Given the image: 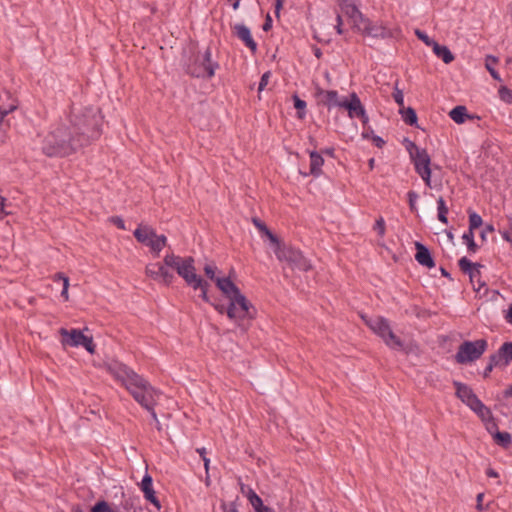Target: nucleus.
Wrapping results in <instances>:
<instances>
[{
  "mask_svg": "<svg viewBox=\"0 0 512 512\" xmlns=\"http://www.w3.org/2000/svg\"><path fill=\"white\" fill-rule=\"evenodd\" d=\"M400 113L402 115L403 121L406 124L410 126H414L417 124V114L413 108L408 107L406 109H400Z\"/></svg>",
  "mask_w": 512,
  "mask_h": 512,
  "instance_id": "2f4dec72",
  "label": "nucleus"
},
{
  "mask_svg": "<svg viewBox=\"0 0 512 512\" xmlns=\"http://www.w3.org/2000/svg\"><path fill=\"white\" fill-rule=\"evenodd\" d=\"M505 318L508 323L512 324V305L509 307Z\"/></svg>",
  "mask_w": 512,
  "mask_h": 512,
  "instance_id": "774afa93",
  "label": "nucleus"
},
{
  "mask_svg": "<svg viewBox=\"0 0 512 512\" xmlns=\"http://www.w3.org/2000/svg\"><path fill=\"white\" fill-rule=\"evenodd\" d=\"M274 253L279 261L286 262L292 269H298L301 271H308L311 269L310 262L298 249L284 244L275 247Z\"/></svg>",
  "mask_w": 512,
  "mask_h": 512,
  "instance_id": "9d476101",
  "label": "nucleus"
},
{
  "mask_svg": "<svg viewBox=\"0 0 512 512\" xmlns=\"http://www.w3.org/2000/svg\"><path fill=\"white\" fill-rule=\"evenodd\" d=\"M374 230L377 231L378 235L380 237H383L385 235V221L383 217H379L375 224H374Z\"/></svg>",
  "mask_w": 512,
  "mask_h": 512,
  "instance_id": "37998d69",
  "label": "nucleus"
},
{
  "mask_svg": "<svg viewBox=\"0 0 512 512\" xmlns=\"http://www.w3.org/2000/svg\"><path fill=\"white\" fill-rule=\"evenodd\" d=\"M223 512H238L237 506L234 502L222 505Z\"/></svg>",
  "mask_w": 512,
  "mask_h": 512,
  "instance_id": "5fc2aeb1",
  "label": "nucleus"
},
{
  "mask_svg": "<svg viewBox=\"0 0 512 512\" xmlns=\"http://www.w3.org/2000/svg\"><path fill=\"white\" fill-rule=\"evenodd\" d=\"M498 58L493 55H487L485 58V67L489 71L493 79L501 81L499 73L494 69V66L498 63Z\"/></svg>",
  "mask_w": 512,
  "mask_h": 512,
  "instance_id": "7c9ffc66",
  "label": "nucleus"
},
{
  "mask_svg": "<svg viewBox=\"0 0 512 512\" xmlns=\"http://www.w3.org/2000/svg\"><path fill=\"white\" fill-rule=\"evenodd\" d=\"M358 31L364 36L376 39H397L401 36V29L398 26L388 27L382 22H372L369 18L362 20Z\"/></svg>",
  "mask_w": 512,
  "mask_h": 512,
  "instance_id": "1a4fd4ad",
  "label": "nucleus"
},
{
  "mask_svg": "<svg viewBox=\"0 0 512 512\" xmlns=\"http://www.w3.org/2000/svg\"><path fill=\"white\" fill-rule=\"evenodd\" d=\"M371 139L374 145L378 148H382L385 144V141L380 136L373 135Z\"/></svg>",
  "mask_w": 512,
  "mask_h": 512,
  "instance_id": "13d9d810",
  "label": "nucleus"
},
{
  "mask_svg": "<svg viewBox=\"0 0 512 512\" xmlns=\"http://www.w3.org/2000/svg\"><path fill=\"white\" fill-rule=\"evenodd\" d=\"M102 116L95 107L72 108L69 124L82 147L101 135Z\"/></svg>",
  "mask_w": 512,
  "mask_h": 512,
  "instance_id": "f257e3e1",
  "label": "nucleus"
},
{
  "mask_svg": "<svg viewBox=\"0 0 512 512\" xmlns=\"http://www.w3.org/2000/svg\"><path fill=\"white\" fill-rule=\"evenodd\" d=\"M463 242L467 245V249L471 253H475L478 250V245L474 240V231L468 230L462 236Z\"/></svg>",
  "mask_w": 512,
  "mask_h": 512,
  "instance_id": "473e14b6",
  "label": "nucleus"
},
{
  "mask_svg": "<svg viewBox=\"0 0 512 512\" xmlns=\"http://www.w3.org/2000/svg\"><path fill=\"white\" fill-rule=\"evenodd\" d=\"M437 210H438V220L443 223V224H447L448 223V218H447V215H448V212H449V209L445 203V200L442 196H440L438 199H437Z\"/></svg>",
  "mask_w": 512,
  "mask_h": 512,
  "instance_id": "c756f323",
  "label": "nucleus"
},
{
  "mask_svg": "<svg viewBox=\"0 0 512 512\" xmlns=\"http://www.w3.org/2000/svg\"><path fill=\"white\" fill-rule=\"evenodd\" d=\"M5 202H6V198L0 196V219H2L4 216L10 214V212L5 210Z\"/></svg>",
  "mask_w": 512,
  "mask_h": 512,
  "instance_id": "864d4df0",
  "label": "nucleus"
},
{
  "mask_svg": "<svg viewBox=\"0 0 512 512\" xmlns=\"http://www.w3.org/2000/svg\"><path fill=\"white\" fill-rule=\"evenodd\" d=\"M233 34L244 43L253 55L256 54L258 49L257 43L253 39L251 31L246 25L240 23L235 24L233 26Z\"/></svg>",
  "mask_w": 512,
  "mask_h": 512,
  "instance_id": "f3484780",
  "label": "nucleus"
},
{
  "mask_svg": "<svg viewBox=\"0 0 512 512\" xmlns=\"http://www.w3.org/2000/svg\"><path fill=\"white\" fill-rule=\"evenodd\" d=\"M449 116L451 117V119L456 122L457 124H462L465 122V119L468 116L467 114V109L465 106H456L454 107L450 113H449Z\"/></svg>",
  "mask_w": 512,
  "mask_h": 512,
  "instance_id": "c85d7f7f",
  "label": "nucleus"
},
{
  "mask_svg": "<svg viewBox=\"0 0 512 512\" xmlns=\"http://www.w3.org/2000/svg\"><path fill=\"white\" fill-rule=\"evenodd\" d=\"M60 334L63 337V345L71 347L83 346L89 353L93 354L95 352L96 346L93 342V338L84 335L81 330L71 329L70 331H68L64 328H61Z\"/></svg>",
  "mask_w": 512,
  "mask_h": 512,
  "instance_id": "4468645a",
  "label": "nucleus"
},
{
  "mask_svg": "<svg viewBox=\"0 0 512 512\" xmlns=\"http://www.w3.org/2000/svg\"><path fill=\"white\" fill-rule=\"evenodd\" d=\"M247 497L255 512H274L270 507H267L263 504L262 499L255 493L254 490L249 489Z\"/></svg>",
  "mask_w": 512,
  "mask_h": 512,
  "instance_id": "393cba45",
  "label": "nucleus"
},
{
  "mask_svg": "<svg viewBox=\"0 0 512 512\" xmlns=\"http://www.w3.org/2000/svg\"><path fill=\"white\" fill-rule=\"evenodd\" d=\"M504 359L499 351L489 357V363L494 367L503 365Z\"/></svg>",
  "mask_w": 512,
  "mask_h": 512,
  "instance_id": "c03bdc74",
  "label": "nucleus"
},
{
  "mask_svg": "<svg viewBox=\"0 0 512 512\" xmlns=\"http://www.w3.org/2000/svg\"><path fill=\"white\" fill-rule=\"evenodd\" d=\"M294 106L298 110L304 109L306 107V102L304 100L300 99L299 97L295 96L294 97Z\"/></svg>",
  "mask_w": 512,
  "mask_h": 512,
  "instance_id": "4d7b16f0",
  "label": "nucleus"
},
{
  "mask_svg": "<svg viewBox=\"0 0 512 512\" xmlns=\"http://www.w3.org/2000/svg\"><path fill=\"white\" fill-rule=\"evenodd\" d=\"M495 443L503 448H508L512 443V437L509 432L496 431L492 433Z\"/></svg>",
  "mask_w": 512,
  "mask_h": 512,
  "instance_id": "cd10ccee",
  "label": "nucleus"
},
{
  "mask_svg": "<svg viewBox=\"0 0 512 512\" xmlns=\"http://www.w3.org/2000/svg\"><path fill=\"white\" fill-rule=\"evenodd\" d=\"M365 324L379 337L383 339L385 344L394 350H403L404 343L403 341L396 336L389 324V321L382 317L376 316L374 318H367L362 316Z\"/></svg>",
  "mask_w": 512,
  "mask_h": 512,
  "instance_id": "423d86ee",
  "label": "nucleus"
},
{
  "mask_svg": "<svg viewBox=\"0 0 512 512\" xmlns=\"http://www.w3.org/2000/svg\"><path fill=\"white\" fill-rule=\"evenodd\" d=\"M133 235L138 242L148 246L156 256H159V253L167 244L166 236L157 235L155 229L149 225L139 224Z\"/></svg>",
  "mask_w": 512,
  "mask_h": 512,
  "instance_id": "6e6552de",
  "label": "nucleus"
},
{
  "mask_svg": "<svg viewBox=\"0 0 512 512\" xmlns=\"http://www.w3.org/2000/svg\"><path fill=\"white\" fill-rule=\"evenodd\" d=\"M336 31L339 35H342L344 33L343 29H342V25H343V21H342V17L340 14H337V17H336Z\"/></svg>",
  "mask_w": 512,
  "mask_h": 512,
  "instance_id": "6e6d98bb",
  "label": "nucleus"
},
{
  "mask_svg": "<svg viewBox=\"0 0 512 512\" xmlns=\"http://www.w3.org/2000/svg\"><path fill=\"white\" fill-rule=\"evenodd\" d=\"M494 232V227L493 225L491 224H488L484 227V229L481 231V234H480V237L483 241L486 240V236L488 235V233H492Z\"/></svg>",
  "mask_w": 512,
  "mask_h": 512,
  "instance_id": "603ef678",
  "label": "nucleus"
},
{
  "mask_svg": "<svg viewBox=\"0 0 512 512\" xmlns=\"http://www.w3.org/2000/svg\"><path fill=\"white\" fill-rule=\"evenodd\" d=\"M157 268H159V262L150 263L146 266L145 272L148 277H150L151 279H153L155 281L160 282V277H159Z\"/></svg>",
  "mask_w": 512,
  "mask_h": 512,
  "instance_id": "c9c22d12",
  "label": "nucleus"
},
{
  "mask_svg": "<svg viewBox=\"0 0 512 512\" xmlns=\"http://www.w3.org/2000/svg\"><path fill=\"white\" fill-rule=\"evenodd\" d=\"M263 234H265L268 239L275 244V247H278V245H282L280 241L278 240L277 236L274 235L269 229H267Z\"/></svg>",
  "mask_w": 512,
  "mask_h": 512,
  "instance_id": "09e8293b",
  "label": "nucleus"
},
{
  "mask_svg": "<svg viewBox=\"0 0 512 512\" xmlns=\"http://www.w3.org/2000/svg\"><path fill=\"white\" fill-rule=\"evenodd\" d=\"M483 498H484V493H479L477 495V498H476V502H477L476 509L477 510H480V511L483 510V504H482Z\"/></svg>",
  "mask_w": 512,
  "mask_h": 512,
  "instance_id": "052dcab7",
  "label": "nucleus"
},
{
  "mask_svg": "<svg viewBox=\"0 0 512 512\" xmlns=\"http://www.w3.org/2000/svg\"><path fill=\"white\" fill-rule=\"evenodd\" d=\"M170 267L166 266L165 263L159 262L158 273L160 277V282L165 285H170L175 279L174 274L169 270Z\"/></svg>",
  "mask_w": 512,
  "mask_h": 512,
  "instance_id": "bb28decb",
  "label": "nucleus"
},
{
  "mask_svg": "<svg viewBox=\"0 0 512 512\" xmlns=\"http://www.w3.org/2000/svg\"><path fill=\"white\" fill-rule=\"evenodd\" d=\"M317 96L320 97L321 103L327 106L328 109L332 107H341L342 100H339L338 92L335 90H323L319 88L317 90Z\"/></svg>",
  "mask_w": 512,
  "mask_h": 512,
  "instance_id": "412c9836",
  "label": "nucleus"
},
{
  "mask_svg": "<svg viewBox=\"0 0 512 512\" xmlns=\"http://www.w3.org/2000/svg\"><path fill=\"white\" fill-rule=\"evenodd\" d=\"M125 388L133 396L135 401L146 410H152V406L156 405L159 393L142 376H134V379H132Z\"/></svg>",
  "mask_w": 512,
  "mask_h": 512,
  "instance_id": "39448f33",
  "label": "nucleus"
},
{
  "mask_svg": "<svg viewBox=\"0 0 512 512\" xmlns=\"http://www.w3.org/2000/svg\"><path fill=\"white\" fill-rule=\"evenodd\" d=\"M285 0H276L275 2V14L278 16L280 9L283 7Z\"/></svg>",
  "mask_w": 512,
  "mask_h": 512,
  "instance_id": "69168bd1",
  "label": "nucleus"
},
{
  "mask_svg": "<svg viewBox=\"0 0 512 512\" xmlns=\"http://www.w3.org/2000/svg\"><path fill=\"white\" fill-rule=\"evenodd\" d=\"M271 71H266L260 79L259 85H258V91L261 92L265 89V87L268 85L269 80L271 78Z\"/></svg>",
  "mask_w": 512,
  "mask_h": 512,
  "instance_id": "a18cd8bd",
  "label": "nucleus"
},
{
  "mask_svg": "<svg viewBox=\"0 0 512 512\" xmlns=\"http://www.w3.org/2000/svg\"><path fill=\"white\" fill-rule=\"evenodd\" d=\"M91 512H113V510L110 508L107 502L100 501L92 507Z\"/></svg>",
  "mask_w": 512,
  "mask_h": 512,
  "instance_id": "a19ab883",
  "label": "nucleus"
},
{
  "mask_svg": "<svg viewBox=\"0 0 512 512\" xmlns=\"http://www.w3.org/2000/svg\"><path fill=\"white\" fill-rule=\"evenodd\" d=\"M194 262V258L191 256L180 257L174 253H168L164 257L165 265L175 270L188 286L197 290L202 282L201 277L196 274Z\"/></svg>",
  "mask_w": 512,
  "mask_h": 512,
  "instance_id": "20e7f679",
  "label": "nucleus"
},
{
  "mask_svg": "<svg viewBox=\"0 0 512 512\" xmlns=\"http://www.w3.org/2000/svg\"><path fill=\"white\" fill-rule=\"evenodd\" d=\"M453 385L456 389V396L473 410L481 419L491 417V411L487 408L482 401L477 397L473 390L466 384L459 381H454Z\"/></svg>",
  "mask_w": 512,
  "mask_h": 512,
  "instance_id": "0eeeda50",
  "label": "nucleus"
},
{
  "mask_svg": "<svg viewBox=\"0 0 512 512\" xmlns=\"http://www.w3.org/2000/svg\"><path fill=\"white\" fill-rule=\"evenodd\" d=\"M82 148L68 124L52 128L42 141V152L48 157H65Z\"/></svg>",
  "mask_w": 512,
  "mask_h": 512,
  "instance_id": "f03ea898",
  "label": "nucleus"
},
{
  "mask_svg": "<svg viewBox=\"0 0 512 512\" xmlns=\"http://www.w3.org/2000/svg\"><path fill=\"white\" fill-rule=\"evenodd\" d=\"M108 371L116 380L120 381L124 386L131 382L132 379H134V376L138 375L128 366L118 361H112L111 363H109Z\"/></svg>",
  "mask_w": 512,
  "mask_h": 512,
  "instance_id": "dca6fc26",
  "label": "nucleus"
},
{
  "mask_svg": "<svg viewBox=\"0 0 512 512\" xmlns=\"http://www.w3.org/2000/svg\"><path fill=\"white\" fill-rule=\"evenodd\" d=\"M432 49L434 54L441 58L445 64H449L454 60V55L447 46L436 43Z\"/></svg>",
  "mask_w": 512,
  "mask_h": 512,
  "instance_id": "a878e982",
  "label": "nucleus"
},
{
  "mask_svg": "<svg viewBox=\"0 0 512 512\" xmlns=\"http://www.w3.org/2000/svg\"><path fill=\"white\" fill-rule=\"evenodd\" d=\"M493 368H494V366H493V365H491V364L488 362V364H487L486 368L484 369L483 377H484V378H487V377L490 375V373L492 372Z\"/></svg>",
  "mask_w": 512,
  "mask_h": 512,
  "instance_id": "0e129e2a",
  "label": "nucleus"
},
{
  "mask_svg": "<svg viewBox=\"0 0 512 512\" xmlns=\"http://www.w3.org/2000/svg\"><path fill=\"white\" fill-rule=\"evenodd\" d=\"M253 224L258 228V230L261 232V233H264L268 227L266 226V224L264 222H262L260 219L258 218H253Z\"/></svg>",
  "mask_w": 512,
  "mask_h": 512,
  "instance_id": "8fccbe9b",
  "label": "nucleus"
},
{
  "mask_svg": "<svg viewBox=\"0 0 512 512\" xmlns=\"http://www.w3.org/2000/svg\"><path fill=\"white\" fill-rule=\"evenodd\" d=\"M415 35L417 36V38L421 41H423L427 46H430L433 48V46L437 43L435 40H433L432 38H430L426 32L420 30V29H415Z\"/></svg>",
  "mask_w": 512,
  "mask_h": 512,
  "instance_id": "4c0bfd02",
  "label": "nucleus"
},
{
  "mask_svg": "<svg viewBox=\"0 0 512 512\" xmlns=\"http://www.w3.org/2000/svg\"><path fill=\"white\" fill-rule=\"evenodd\" d=\"M201 286H198V289L201 290V298L203 299V301L207 302V303H211L210 302V298L208 296V288H209V283L205 280H203L201 278Z\"/></svg>",
  "mask_w": 512,
  "mask_h": 512,
  "instance_id": "ea45409f",
  "label": "nucleus"
},
{
  "mask_svg": "<svg viewBox=\"0 0 512 512\" xmlns=\"http://www.w3.org/2000/svg\"><path fill=\"white\" fill-rule=\"evenodd\" d=\"M211 55V50L207 48L202 59H196L187 66V74L196 78L213 77L215 70L218 68V63L212 61Z\"/></svg>",
  "mask_w": 512,
  "mask_h": 512,
  "instance_id": "ddd939ff",
  "label": "nucleus"
},
{
  "mask_svg": "<svg viewBox=\"0 0 512 512\" xmlns=\"http://www.w3.org/2000/svg\"><path fill=\"white\" fill-rule=\"evenodd\" d=\"M141 490L144 493V498L152 503L157 509H160L161 504L155 495V491L153 489V480L149 474H146L143 477L141 481Z\"/></svg>",
  "mask_w": 512,
  "mask_h": 512,
  "instance_id": "aec40b11",
  "label": "nucleus"
},
{
  "mask_svg": "<svg viewBox=\"0 0 512 512\" xmlns=\"http://www.w3.org/2000/svg\"><path fill=\"white\" fill-rule=\"evenodd\" d=\"M217 267L213 264H206L204 266V273L205 275L211 279L212 281L216 282V279L218 278L216 276Z\"/></svg>",
  "mask_w": 512,
  "mask_h": 512,
  "instance_id": "58836bf2",
  "label": "nucleus"
},
{
  "mask_svg": "<svg viewBox=\"0 0 512 512\" xmlns=\"http://www.w3.org/2000/svg\"><path fill=\"white\" fill-rule=\"evenodd\" d=\"M407 197H408L410 210L412 212H416L417 211L416 201L418 199V194L415 191L411 190L407 193Z\"/></svg>",
  "mask_w": 512,
  "mask_h": 512,
  "instance_id": "79ce46f5",
  "label": "nucleus"
},
{
  "mask_svg": "<svg viewBox=\"0 0 512 512\" xmlns=\"http://www.w3.org/2000/svg\"><path fill=\"white\" fill-rule=\"evenodd\" d=\"M486 475L488 477H491V478H497L499 476L498 472H496L494 469L492 468H488L486 470Z\"/></svg>",
  "mask_w": 512,
  "mask_h": 512,
  "instance_id": "338daca9",
  "label": "nucleus"
},
{
  "mask_svg": "<svg viewBox=\"0 0 512 512\" xmlns=\"http://www.w3.org/2000/svg\"><path fill=\"white\" fill-rule=\"evenodd\" d=\"M498 95L503 102L512 104V90L507 86H501L498 90Z\"/></svg>",
  "mask_w": 512,
  "mask_h": 512,
  "instance_id": "e433bc0d",
  "label": "nucleus"
},
{
  "mask_svg": "<svg viewBox=\"0 0 512 512\" xmlns=\"http://www.w3.org/2000/svg\"><path fill=\"white\" fill-rule=\"evenodd\" d=\"M109 222L114 224L120 230H126L125 222L120 216H112Z\"/></svg>",
  "mask_w": 512,
  "mask_h": 512,
  "instance_id": "de8ad7c7",
  "label": "nucleus"
},
{
  "mask_svg": "<svg viewBox=\"0 0 512 512\" xmlns=\"http://www.w3.org/2000/svg\"><path fill=\"white\" fill-rule=\"evenodd\" d=\"M409 149L415 171L419 174L425 184L432 188L431 181V159L426 149L419 148L415 143L410 142Z\"/></svg>",
  "mask_w": 512,
  "mask_h": 512,
  "instance_id": "9b49d317",
  "label": "nucleus"
},
{
  "mask_svg": "<svg viewBox=\"0 0 512 512\" xmlns=\"http://www.w3.org/2000/svg\"><path fill=\"white\" fill-rule=\"evenodd\" d=\"M415 260L422 266L426 268H434L435 267V261L431 255L430 250L422 243L415 242Z\"/></svg>",
  "mask_w": 512,
  "mask_h": 512,
  "instance_id": "6ab92c4d",
  "label": "nucleus"
},
{
  "mask_svg": "<svg viewBox=\"0 0 512 512\" xmlns=\"http://www.w3.org/2000/svg\"><path fill=\"white\" fill-rule=\"evenodd\" d=\"M214 308L220 313V314H223V313H226L227 314V307H225L223 304H214V303H211Z\"/></svg>",
  "mask_w": 512,
  "mask_h": 512,
  "instance_id": "e2e57ef3",
  "label": "nucleus"
},
{
  "mask_svg": "<svg viewBox=\"0 0 512 512\" xmlns=\"http://www.w3.org/2000/svg\"><path fill=\"white\" fill-rule=\"evenodd\" d=\"M340 8L343 13H345L350 19L353 20L354 25L357 29L361 27L362 20H365L366 17L361 13V11L353 2L345 4Z\"/></svg>",
  "mask_w": 512,
  "mask_h": 512,
  "instance_id": "4be33fe9",
  "label": "nucleus"
},
{
  "mask_svg": "<svg viewBox=\"0 0 512 512\" xmlns=\"http://www.w3.org/2000/svg\"><path fill=\"white\" fill-rule=\"evenodd\" d=\"M310 156V172L305 173L304 176L313 175L318 177L322 174V166L324 164V159L322 155L316 151H311L309 153Z\"/></svg>",
  "mask_w": 512,
  "mask_h": 512,
  "instance_id": "5701e85b",
  "label": "nucleus"
},
{
  "mask_svg": "<svg viewBox=\"0 0 512 512\" xmlns=\"http://www.w3.org/2000/svg\"><path fill=\"white\" fill-rule=\"evenodd\" d=\"M487 341L478 339L475 341H464L458 348L455 360L458 364H467L479 359L487 349Z\"/></svg>",
  "mask_w": 512,
  "mask_h": 512,
  "instance_id": "f8f14e48",
  "label": "nucleus"
},
{
  "mask_svg": "<svg viewBox=\"0 0 512 512\" xmlns=\"http://www.w3.org/2000/svg\"><path fill=\"white\" fill-rule=\"evenodd\" d=\"M272 28V19L269 15H267L266 19H265V22L262 26V29L267 32L269 31L270 29Z\"/></svg>",
  "mask_w": 512,
  "mask_h": 512,
  "instance_id": "bf43d9fd",
  "label": "nucleus"
},
{
  "mask_svg": "<svg viewBox=\"0 0 512 512\" xmlns=\"http://www.w3.org/2000/svg\"><path fill=\"white\" fill-rule=\"evenodd\" d=\"M393 99L400 107H404V95L397 86L394 88Z\"/></svg>",
  "mask_w": 512,
  "mask_h": 512,
  "instance_id": "49530a36",
  "label": "nucleus"
},
{
  "mask_svg": "<svg viewBox=\"0 0 512 512\" xmlns=\"http://www.w3.org/2000/svg\"><path fill=\"white\" fill-rule=\"evenodd\" d=\"M216 286L229 299L227 316L230 319L239 321L254 318L255 308L229 277L217 278Z\"/></svg>",
  "mask_w": 512,
  "mask_h": 512,
  "instance_id": "7ed1b4c3",
  "label": "nucleus"
},
{
  "mask_svg": "<svg viewBox=\"0 0 512 512\" xmlns=\"http://www.w3.org/2000/svg\"><path fill=\"white\" fill-rule=\"evenodd\" d=\"M503 359V365L506 366L512 360V342L504 343L498 350Z\"/></svg>",
  "mask_w": 512,
  "mask_h": 512,
  "instance_id": "72a5a7b5",
  "label": "nucleus"
},
{
  "mask_svg": "<svg viewBox=\"0 0 512 512\" xmlns=\"http://www.w3.org/2000/svg\"><path fill=\"white\" fill-rule=\"evenodd\" d=\"M341 108H345L348 111V115L350 118H358L359 116H364L365 108L362 105L360 98L355 92L350 94L349 100H342Z\"/></svg>",
  "mask_w": 512,
  "mask_h": 512,
  "instance_id": "a211bd4d",
  "label": "nucleus"
},
{
  "mask_svg": "<svg viewBox=\"0 0 512 512\" xmlns=\"http://www.w3.org/2000/svg\"><path fill=\"white\" fill-rule=\"evenodd\" d=\"M64 279H69V278L62 272H58L53 276L54 282L62 281V283L64 284Z\"/></svg>",
  "mask_w": 512,
  "mask_h": 512,
  "instance_id": "680f3d73",
  "label": "nucleus"
},
{
  "mask_svg": "<svg viewBox=\"0 0 512 512\" xmlns=\"http://www.w3.org/2000/svg\"><path fill=\"white\" fill-rule=\"evenodd\" d=\"M483 224V220H482V217L472 211V212H469V229L470 231H474L475 229L479 228L480 226H482Z\"/></svg>",
  "mask_w": 512,
  "mask_h": 512,
  "instance_id": "f704fd0d",
  "label": "nucleus"
},
{
  "mask_svg": "<svg viewBox=\"0 0 512 512\" xmlns=\"http://www.w3.org/2000/svg\"><path fill=\"white\" fill-rule=\"evenodd\" d=\"M108 371L116 380L120 381L124 386L131 382L132 379H134V376L138 375L128 366L118 361H112L111 363H109Z\"/></svg>",
  "mask_w": 512,
  "mask_h": 512,
  "instance_id": "2eb2a0df",
  "label": "nucleus"
},
{
  "mask_svg": "<svg viewBox=\"0 0 512 512\" xmlns=\"http://www.w3.org/2000/svg\"><path fill=\"white\" fill-rule=\"evenodd\" d=\"M458 265L462 272L469 274L471 282H474L476 277H480V271L477 269L478 267H481L480 264L472 263L466 257H462L459 260Z\"/></svg>",
  "mask_w": 512,
  "mask_h": 512,
  "instance_id": "b1692460",
  "label": "nucleus"
},
{
  "mask_svg": "<svg viewBox=\"0 0 512 512\" xmlns=\"http://www.w3.org/2000/svg\"><path fill=\"white\" fill-rule=\"evenodd\" d=\"M68 289H69V279H64L63 289L61 291V296L63 297L64 301H68V299H69Z\"/></svg>",
  "mask_w": 512,
  "mask_h": 512,
  "instance_id": "3c124183",
  "label": "nucleus"
}]
</instances>
